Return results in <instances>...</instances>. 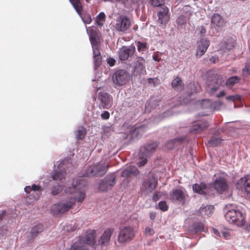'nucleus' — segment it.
I'll list each match as a JSON object with an SVG mask.
<instances>
[{
	"instance_id": "f257e3e1",
	"label": "nucleus",
	"mask_w": 250,
	"mask_h": 250,
	"mask_svg": "<svg viewBox=\"0 0 250 250\" xmlns=\"http://www.w3.org/2000/svg\"><path fill=\"white\" fill-rule=\"evenodd\" d=\"M81 182L82 179H79L76 182L77 185L73 184L66 188L65 192L72 195L69 200L54 204L51 208V211L54 214L63 213L71 208L76 201L82 203L85 197V193L81 188Z\"/></svg>"
},
{
	"instance_id": "f03ea898",
	"label": "nucleus",
	"mask_w": 250,
	"mask_h": 250,
	"mask_svg": "<svg viewBox=\"0 0 250 250\" xmlns=\"http://www.w3.org/2000/svg\"><path fill=\"white\" fill-rule=\"evenodd\" d=\"M225 216L227 221L237 226H241L245 224V217L241 211L238 209L229 210L227 211Z\"/></svg>"
},
{
	"instance_id": "7ed1b4c3",
	"label": "nucleus",
	"mask_w": 250,
	"mask_h": 250,
	"mask_svg": "<svg viewBox=\"0 0 250 250\" xmlns=\"http://www.w3.org/2000/svg\"><path fill=\"white\" fill-rule=\"evenodd\" d=\"M108 167V165L103 163L93 165L85 170L83 176L85 177L102 176L106 172Z\"/></svg>"
},
{
	"instance_id": "20e7f679",
	"label": "nucleus",
	"mask_w": 250,
	"mask_h": 250,
	"mask_svg": "<svg viewBox=\"0 0 250 250\" xmlns=\"http://www.w3.org/2000/svg\"><path fill=\"white\" fill-rule=\"evenodd\" d=\"M129 73L124 69L115 71L112 75V81L115 86H122L125 85L129 81Z\"/></svg>"
},
{
	"instance_id": "39448f33",
	"label": "nucleus",
	"mask_w": 250,
	"mask_h": 250,
	"mask_svg": "<svg viewBox=\"0 0 250 250\" xmlns=\"http://www.w3.org/2000/svg\"><path fill=\"white\" fill-rule=\"evenodd\" d=\"M134 229L129 226H125L120 229L117 240L120 244H125L132 240L135 237Z\"/></svg>"
},
{
	"instance_id": "423d86ee",
	"label": "nucleus",
	"mask_w": 250,
	"mask_h": 250,
	"mask_svg": "<svg viewBox=\"0 0 250 250\" xmlns=\"http://www.w3.org/2000/svg\"><path fill=\"white\" fill-rule=\"evenodd\" d=\"M169 199L173 201L178 202L184 205L186 202L188 194L184 188L180 186L178 188L173 189L169 194Z\"/></svg>"
},
{
	"instance_id": "0eeeda50",
	"label": "nucleus",
	"mask_w": 250,
	"mask_h": 250,
	"mask_svg": "<svg viewBox=\"0 0 250 250\" xmlns=\"http://www.w3.org/2000/svg\"><path fill=\"white\" fill-rule=\"evenodd\" d=\"M157 15L158 17V19L156 21L157 23L160 26L165 27L170 18L168 8L166 5L160 7Z\"/></svg>"
},
{
	"instance_id": "6e6552de",
	"label": "nucleus",
	"mask_w": 250,
	"mask_h": 250,
	"mask_svg": "<svg viewBox=\"0 0 250 250\" xmlns=\"http://www.w3.org/2000/svg\"><path fill=\"white\" fill-rule=\"evenodd\" d=\"M116 176L114 174L107 175L104 178L101 180L99 189L101 191H107L111 189L115 185Z\"/></svg>"
},
{
	"instance_id": "1a4fd4ad",
	"label": "nucleus",
	"mask_w": 250,
	"mask_h": 250,
	"mask_svg": "<svg viewBox=\"0 0 250 250\" xmlns=\"http://www.w3.org/2000/svg\"><path fill=\"white\" fill-rule=\"evenodd\" d=\"M130 18L125 15H121L116 19L114 27L117 31L124 32L130 28Z\"/></svg>"
},
{
	"instance_id": "9d476101",
	"label": "nucleus",
	"mask_w": 250,
	"mask_h": 250,
	"mask_svg": "<svg viewBox=\"0 0 250 250\" xmlns=\"http://www.w3.org/2000/svg\"><path fill=\"white\" fill-rule=\"evenodd\" d=\"M97 98L100 102L99 106L100 109H109L111 107L112 97L108 93L100 92L98 94Z\"/></svg>"
},
{
	"instance_id": "9b49d317",
	"label": "nucleus",
	"mask_w": 250,
	"mask_h": 250,
	"mask_svg": "<svg viewBox=\"0 0 250 250\" xmlns=\"http://www.w3.org/2000/svg\"><path fill=\"white\" fill-rule=\"evenodd\" d=\"M95 233L94 229L88 230L84 236H80L79 240L75 243H79L81 245H84L83 244L94 245L96 243Z\"/></svg>"
},
{
	"instance_id": "f8f14e48",
	"label": "nucleus",
	"mask_w": 250,
	"mask_h": 250,
	"mask_svg": "<svg viewBox=\"0 0 250 250\" xmlns=\"http://www.w3.org/2000/svg\"><path fill=\"white\" fill-rule=\"evenodd\" d=\"M113 228H108L105 229L100 238L98 240V244L102 248L109 245L111 237L114 232Z\"/></svg>"
},
{
	"instance_id": "ddd939ff",
	"label": "nucleus",
	"mask_w": 250,
	"mask_h": 250,
	"mask_svg": "<svg viewBox=\"0 0 250 250\" xmlns=\"http://www.w3.org/2000/svg\"><path fill=\"white\" fill-rule=\"evenodd\" d=\"M213 187L218 192L222 193L228 189L227 179L224 177H218L214 182Z\"/></svg>"
},
{
	"instance_id": "4468645a",
	"label": "nucleus",
	"mask_w": 250,
	"mask_h": 250,
	"mask_svg": "<svg viewBox=\"0 0 250 250\" xmlns=\"http://www.w3.org/2000/svg\"><path fill=\"white\" fill-rule=\"evenodd\" d=\"M135 48L134 46H123L119 51V57L122 61L127 60L129 57L134 53Z\"/></svg>"
},
{
	"instance_id": "2eb2a0df",
	"label": "nucleus",
	"mask_w": 250,
	"mask_h": 250,
	"mask_svg": "<svg viewBox=\"0 0 250 250\" xmlns=\"http://www.w3.org/2000/svg\"><path fill=\"white\" fill-rule=\"evenodd\" d=\"M157 184V179L152 176L144 181L143 188L146 191L151 193L156 188Z\"/></svg>"
},
{
	"instance_id": "dca6fc26",
	"label": "nucleus",
	"mask_w": 250,
	"mask_h": 250,
	"mask_svg": "<svg viewBox=\"0 0 250 250\" xmlns=\"http://www.w3.org/2000/svg\"><path fill=\"white\" fill-rule=\"evenodd\" d=\"M157 146V144L153 143L141 147L140 150V156L145 155V157H149L154 152Z\"/></svg>"
},
{
	"instance_id": "f3484780",
	"label": "nucleus",
	"mask_w": 250,
	"mask_h": 250,
	"mask_svg": "<svg viewBox=\"0 0 250 250\" xmlns=\"http://www.w3.org/2000/svg\"><path fill=\"white\" fill-rule=\"evenodd\" d=\"M209 45V41L206 39H201L198 46L196 55L201 57L206 52Z\"/></svg>"
},
{
	"instance_id": "a211bd4d",
	"label": "nucleus",
	"mask_w": 250,
	"mask_h": 250,
	"mask_svg": "<svg viewBox=\"0 0 250 250\" xmlns=\"http://www.w3.org/2000/svg\"><path fill=\"white\" fill-rule=\"evenodd\" d=\"M138 173L139 171L136 167L129 165L123 170L121 176L124 178H128L132 175H136Z\"/></svg>"
},
{
	"instance_id": "6ab92c4d",
	"label": "nucleus",
	"mask_w": 250,
	"mask_h": 250,
	"mask_svg": "<svg viewBox=\"0 0 250 250\" xmlns=\"http://www.w3.org/2000/svg\"><path fill=\"white\" fill-rule=\"evenodd\" d=\"M24 191L26 193L28 194L32 191H39L40 194H36L35 196L34 195L33 198H31V199L36 200L39 198L40 195L42 191V188L40 186L33 184L32 186H26L24 188Z\"/></svg>"
},
{
	"instance_id": "aec40b11",
	"label": "nucleus",
	"mask_w": 250,
	"mask_h": 250,
	"mask_svg": "<svg viewBox=\"0 0 250 250\" xmlns=\"http://www.w3.org/2000/svg\"><path fill=\"white\" fill-rule=\"evenodd\" d=\"M208 127V123L206 121H201L192 125L191 132L198 133Z\"/></svg>"
},
{
	"instance_id": "412c9836",
	"label": "nucleus",
	"mask_w": 250,
	"mask_h": 250,
	"mask_svg": "<svg viewBox=\"0 0 250 250\" xmlns=\"http://www.w3.org/2000/svg\"><path fill=\"white\" fill-rule=\"evenodd\" d=\"M191 13L187 11L184 15H180L176 20V23L179 26H183L186 24L188 20L189 19Z\"/></svg>"
},
{
	"instance_id": "4be33fe9",
	"label": "nucleus",
	"mask_w": 250,
	"mask_h": 250,
	"mask_svg": "<svg viewBox=\"0 0 250 250\" xmlns=\"http://www.w3.org/2000/svg\"><path fill=\"white\" fill-rule=\"evenodd\" d=\"M206 188L207 186L204 183H201L200 184H194L192 186L193 191L201 195H205L206 194L205 189Z\"/></svg>"
},
{
	"instance_id": "5701e85b",
	"label": "nucleus",
	"mask_w": 250,
	"mask_h": 250,
	"mask_svg": "<svg viewBox=\"0 0 250 250\" xmlns=\"http://www.w3.org/2000/svg\"><path fill=\"white\" fill-rule=\"evenodd\" d=\"M214 209L213 206L209 205L204 207H201L199 211L202 215L209 217L212 214Z\"/></svg>"
},
{
	"instance_id": "b1692460",
	"label": "nucleus",
	"mask_w": 250,
	"mask_h": 250,
	"mask_svg": "<svg viewBox=\"0 0 250 250\" xmlns=\"http://www.w3.org/2000/svg\"><path fill=\"white\" fill-rule=\"evenodd\" d=\"M79 15H81L83 11V7L80 0H69Z\"/></svg>"
},
{
	"instance_id": "393cba45",
	"label": "nucleus",
	"mask_w": 250,
	"mask_h": 250,
	"mask_svg": "<svg viewBox=\"0 0 250 250\" xmlns=\"http://www.w3.org/2000/svg\"><path fill=\"white\" fill-rule=\"evenodd\" d=\"M185 140V137H179L173 140H171L166 144V147L168 149H172L174 146H177L181 144Z\"/></svg>"
},
{
	"instance_id": "a878e982",
	"label": "nucleus",
	"mask_w": 250,
	"mask_h": 250,
	"mask_svg": "<svg viewBox=\"0 0 250 250\" xmlns=\"http://www.w3.org/2000/svg\"><path fill=\"white\" fill-rule=\"evenodd\" d=\"M89 38L92 45H97L99 41L98 32L93 29L89 31Z\"/></svg>"
},
{
	"instance_id": "bb28decb",
	"label": "nucleus",
	"mask_w": 250,
	"mask_h": 250,
	"mask_svg": "<svg viewBox=\"0 0 250 250\" xmlns=\"http://www.w3.org/2000/svg\"><path fill=\"white\" fill-rule=\"evenodd\" d=\"M172 87L176 90H181L183 88V85L181 79L179 77H176L171 83Z\"/></svg>"
},
{
	"instance_id": "cd10ccee",
	"label": "nucleus",
	"mask_w": 250,
	"mask_h": 250,
	"mask_svg": "<svg viewBox=\"0 0 250 250\" xmlns=\"http://www.w3.org/2000/svg\"><path fill=\"white\" fill-rule=\"evenodd\" d=\"M43 229V227L41 224H38L33 227L30 232L31 236L32 238L36 237L37 235L42 232Z\"/></svg>"
},
{
	"instance_id": "c85d7f7f",
	"label": "nucleus",
	"mask_w": 250,
	"mask_h": 250,
	"mask_svg": "<svg viewBox=\"0 0 250 250\" xmlns=\"http://www.w3.org/2000/svg\"><path fill=\"white\" fill-rule=\"evenodd\" d=\"M204 230V225L201 222H195L192 225L191 231L195 233L201 232Z\"/></svg>"
},
{
	"instance_id": "c756f323",
	"label": "nucleus",
	"mask_w": 250,
	"mask_h": 250,
	"mask_svg": "<svg viewBox=\"0 0 250 250\" xmlns=\"http://www.w3.org/2000/svg\"><path fill=\"white\" fill-rule=\"evenodd\" d=\"M66 173L58 171H55L52 175V178L54 180L61 182L65 179Z\"/></svg>"
},
{
	"instance_id": "7c9ffc66",
	"label": "nucleus",
	"mask_w": 250,
	"mask_h": 250,
	"mask_svg": "<svg viewBox=\"0 0 250 250\" xmlns=\"http://www.w3.org/2000/svg\"><path fill=\"white\" fill-rule=\"evenodd\" d=\"M222 140H223L220 137L219 135L217 134H214L208 142L211 146H216L221 144Z\"/></svg>"
},
{
	"instance_id": "2f4dec72",
	"label": "nucleus",
	"mask_w": 250,
	"mask_h": 250,
	"mask_svg": "<svg viewBox=\"0 0 250 250\" xmlns=\"http://www.w3.org/2000/svg\"><path fill=\"white\" fill-rule=\"evenodd\" d=\"M211 22L212 24L219 26L223 23V20L221 16L218 13L213 14L212 17Z\"/></svg>"
},
{
	"instance_id": "473e14b6",
	"label": "nucleus",
	"mask_w": 250,
	"mask_h": 250,
	"mask_svg": "<svg viewBox=\"0 0 250 250\" xmlns=\"http://www.w3.org/2000/svg\"><path fill=\"white\" fill-rule=\"evenodd\" d=\"M86 134V129L82 126H79L76 132V136L77 140H82Z\"/></svg>"
},
{
	"instance_id": "72a5a7b5",
	"label": "nucleus",
	"mask_w": 250,
	"mask_h": 250,
	"mask_svg": "<svg viewBox=\"0 0 250 250\" xmlns=\"http://www.w3.org/2000/svg\"><path fill=\"white\" fill-rule=\"evenodd\" d=\"M105 20V15L104 12L100 13L96 17V23L97 25L102 26Z\"/></svg>"
},
{
	"instance_id": "f704fd0d",
	"label": "nucleus",
	"mask_w": 250,
	"mask_h": 250,
	"mask_svg": "<svg viewBox=\"0 0 250 250\" xmlns=\"http://www.w3.org/2000/svg\"><path fill=\"white\" fill-rule=\"evenodd\" d=\"M240 79L238 76H233L229 78L226 82L227 86H232L237 83L240 81Z\"/></svg>"
},
{
	"instance_id": "c9c22d12",
	"label": "nucleus",
	"mask_w": 250,
	"mask_h": 250,
	"mask_svg": "<svg viewBox=\"0 0 250 250\" xmlns=\"http://www.w3.org/2000/svg\"><path fill=\"white\" fill-rule=\"evenodd\" d=\"M51 193L53 195H56L59 194L62 190V187L59 184L52 186L50 189Z\"/></svg>"
},
{
	"instance_id": "e433bc0d",
	"label": "nucleus",
	"mask_w": 250,
	"mask_h": 250,
	"mask_svg": "<svg viewBox=\"0 0 250 250\" xmlns=\"http://www.w3.org/2000/svg\"><path fill=\"white\" fill-rule=\"evenodd\" d=\"M242 182H244V187L245 191L248 193H250V178L249 177H245L241 179Z\"/></svg>"
},
{
	"instance_id": "4c0bfd02",
	"label": "nucleus",
	"mask_w": 250,
	"mask_h": 250,
	"mask_svg": "<svg viewBox=\"0 0 250 250\" xmlns=\"http://www.w3.org/2000/svg\"><path fill=\"white\" fill-rule=\"evenodd\" d=\"M80 16L84 23L89 24L91 22L92 19L90 14L86 13L83 14L82 13V14Z\"/></svg>"
},
{
	"instance_id": "58836bf2",
	"label": "nucleus",
	"mask_w": 250,
	"mask_h": 250,
	"mask_svg": "<svg viewBox=\"0 0 250 250\" xmlns=\"http://www.w3.org/2000/svg\"><path fill=\"white\" fill-rule=\"evenodd\" d=\"M165 0H149V3L150 4L155 7H162L164 5Z\"/></svg>"
},
{
	"instance_id": "ea45409f",
	"label": "nucleus",
	"mask_w": 250,
	"mask_h": 250,
	"mask_svg": "<svg viewBox=\"0 0 250 250\" xmlns=\"http://www.w3.org/2000/svg\"><path fill=\"white\" fill-rule=\"evenodd\" d=\"M70 250H89L85 246L81 245L79 243H74L71 246Z\"/></svg>"
},
{
	"instance_id": "a19ab883",
	"label": "nucleus",
	"mask_w": 250,
	"mask_h": 250,
	"mask_svg": "<svg viewBox=\"0 0 250 250\" xmlns=\"http://www.w3.org/2000/svg\"><path fill=\"white\" fill-rule=\"evenodd\" d=\"M139 156L140 161L137 163V165L139 167L144 166L147 161V160L146 159L147 157H145V155L140 156V151H139Z\"/></svg>"
},
{
	"instance_id": "79ce46f5",
	"label": "nucleus",
	"mask_w": 250,
	"mask_h": 250,
	"mask_svg": "<svg viewBox=\"0 0 250 250\" xmlns=\"http://www.w3.org/2000/svg\"><path fill=\"white\" fill-rule=\"evenodd\" d=\"M95 69H97L100 66L102 62V57L101 55L97 56H93Z\"/></svg>"
},
{
	"instance_id": "37998d69",
	"label": "nucleus",
	"mask_w": 250,
	"mask_h": 250,
	"mask_svg": "<svg viewBox=\"0 0 250 250\" xmlns=\"http://www.w3.org/2000/svg\"><path fill=\"white\" fill-rule=\"evenodd\" d=\"M158 208L162 211H166L168 210V207L167 202L165 201H160L158 203Z\"/></svg>"
},
{
	"instance_id": "c03bdc74",
	"label": "nucleus",
	"mask_w": 250,
	"mask_h": 250,
	"mask_svg": "<svg viewBox=\"0 0 250 250\" xmlns=\"http://www.w3.org/2000/svg\"><path fill=\"white\" fill-rule=\"evenodd\" d=\"M137 46V49L139 52L144 51L146 49V43L138 42Z\"/></svg>"
},
{
	"instance_id": "a18cd8bd",
	"label": "nucleus",
	"mask_w": 250,
	"mask_h": 250,
	"mask_svg": "<svg viewBox=\"0 0 250 250\" xmlns=\"http://www.w3.org/2000/svg\"><path fill=\"white\" fill-rule=\"evenodd\" d=\"M113 132L112 128L109 126L104 127L103 129V135H106L107 136L111 135V133Z\"/></svg>"
},
{
	"instance_id": "49530a36",
	"label": "nucleus",
	"mask_w": 250,
	"mask_h": 250,
	"mask_svg": "<svg viewBox=\"0 0 250 250\" xmlns=\"http://www.w3.org/2000/svg\"><path fill=\"white\" fill-rule=\"evenodd\" d=\"M92 47H93V56L101 55L99 48L98 46V44L97 45H92Z\"/></svg>"
},
{
	"instance_id": "de8ad7c7",
	"label": "nucleus",
	"mask_w": 250,
	"mask_h": 250,
	"mask_svg": "<svg viewBox=\"0 0 250 250\" xmlns=\"http://www.w3.org/2000/svg\"><path fill=\"white\" fill-rule=\"evenodd\" d=\"M154 230L152 228L146 227L145 229V233L146 235L152 236L154 234Z\"/></svg>"
},
{
	"instance_id": "09e8293b",
	"label": "nucleus",
	"mask_w": 250,
	"mask_h": 250,
	"mask_svg": "<svg viewBox=\"0 0 250 250\" xmlns=\"http://www.w3.org/2000/svg\"><path fill=\"white\" fill-rule=\"evenodd\" d=\"M189 86H190V88L194 87L195 88L193 91L190 92L191 93H193L194 92L197 93L199 91L200 89L199 86H197V84H195L194 83H190Z\"/></svg>"
},
{
	"instance_id": "8fccbe9b",
	"label": "nucleus",
	"mask_w": 250,
	"mask_h": 250,
	"mask_svg": "<svg viewBox=\"0 0 250 250\" xmlns=\"http://www.w3.org/2000/svg\"><path fill=\"white\" fill-rule=\"evenodd\" d=\"M116 62V60L111 57H109L107 59V63L110 66H113L115 65Z\"/></svg>"
},
{
	"instance_id": "3c124183",
	"label": "nucleus",
	"mask_w": 250,
	"mask_h": 250,
	"mask_svg": "<svg viewBox=\"0 0 250 250\" xmlns=\"http://www.w3.org/2000/svg\"><path fill=\"white\" fill-rule=\"evenodd\" d=\"M222 237L225 239H228L230 236V233L228 230L225 229L221 231Z\"/></svg>"
},
{
	"instance_id": "603ef678",
	"label": "nucleus",
	"mask_w": 250,
	"mask_h": 250,
	"mask_svg": "<svg viewBox=\"0 0 250 250\" xmlns=\"http://www.w3.org/2000/svg\"><path fill=\"white\" fill-rule=\"evenodd\" d=\"M110 114L108 111H104L101 114V117L103 119L107 120L109 118Z\"/></svg>"
},
{
	"instance_id": "864d4df0",
	"label": "nucleus",
	"mask_w": 250,
	"mask_h": 250,
	"mask_svg": "<svg viewBox=\"0 0 250 250\" xmlns=\"http://www.w3.org/2000/svg\"><path fill=\"white\" fill-rule=\"evenodd\" d=\"M161 196V195L160 194V193L156 192L153 194V195L152 196V200L156 202L159 199Z\"/></svg>"
},
{
	"instance_id": "5fc2aeb1",
	"label": "nucleus",
	"mask_w": 250,
	"mask_h": 250,
	"mask_svg": "<svg viewBox=\"0 0 250 250\" xmlns=\"http://www.w3.org/2000/svg\"><path fill=\"white\" fill-rule=\"evenodd\" d=\"M243 71L247 75L250 74V64H246Z\"/></svg>"
},
{
	"instance_id": "6e6d98bb",
	"label": "nucleus",
	"mask_w": 250,
	"mask_h": 250,
	"mask_svg": "<svg viewBox=\"0 0 250 250\" xmlns=\"http://www.w3.org/2000/svg\"><path fill=\"white\" fill-rule=\"evenodd\" d=\"M153 59L156 62H160L161 59L160 57L159 53L158 52H157L153 56Z\"/></svg>"
},
{
	"instance_id": "4d7b16f0",
	"label": "nucleus",
	"mask_w": 250,
	"mask_h": 250,
	"mask_svg": "<svg viewBox=\"0 0 250 250\" xmlns=\"http://www.w3.org/2000/svg\"><path fill=\"white\" fill-rule=\"evenodd\" d=\"M157 79L149 78L148 79L147 82L148 83L150 84H153V86H155L156 85V81H157Z\"/></svg>"
},
{
	"instance_id": "13d9d810",
	"label": "nucleus",
	"mask_w": 250,
	"mask_h": 250,
	"mask_svg": "<svg viewBox=\"0 0 250 250\" xmlns=\"http://www.w3.org/2000/svg\"><path fill=\"white\" fill-rule=\"evenodd\" d=\"M206 33V29L204 26H201L200 28V33L202 36H204Z\"/></svg>"
},
{
	"instance_id": "bf43d9fd",
	"label": "nucleus",
	"mask_w": 250,
	"mask_h": 250,
	"mask_svg": "<svg viewBox=\"0 0 250 250\" xmlns=\"http://www.w3.org/2000/svg\"><path fill=\"white\" fill-rule=\"evenodd\" d=\"M156 213L154 212H151L149 213V218L151 220H154L156 218Z\"/></svg>"
},
{
	"instance_id": "052dcab7",
	"label": "nucleus",
	"mask_w": 250,
	"mask_h": 250,
	"mask_svg": "<svg viewBox=\"0 0 250 250\" xmlns=\"http://www.w3.org/2000/svg\"><path fill=\"white\" fill-rule=\"evenodd\" d=\"M212 231H213V233H214V234L216 236H219V237L221 236L220 233L218 231V230L217 229H216L215 228H213Z\"/></svg>"
},
{
	"instance_id": "680f3d73",
	"label": "nucleus",
	"mask_w": 250,
	"mask_h": 250,
	"mask_svg": "<svg viewBox=\"0 0 250 250\" xmlns=\"http://www.w3.org/2000/svg\"><path fill=\"white\" fill-rule=\"evenodd\" d=\"M233 97H234L233 99V102L235 101H239L241 100V96L238 95H233Z\"/></svg>"
},
{
	"instance_id": "e2e57ef3",
	"label": "nucleus",
	"mask_w": 250,
	"mask_h": 250,
	"mask_svg": "<svg viewBox=\"0 0 250 250\" xmlns=\"http://www.w3.org/2000/svg\"><path fill=\"white\" fill-rule=\"evenodd\" d=\"M6 212L5 210H3L0 213V221L3 219V218L6 215Z\"/></svg>"
},
{
	"instance_id": "0e129e2a",
	"label": "nucleus",
	"mask_w": 250,
	"mask_h": 250,
	"mask_svg": "<svg viewBox=\"0 0 250 250\" xmlns=\"http://www.w3.org/2000/svg\"><path fill=\"white\" fill-rule=\"evenodd\" d=\"M233 95H230L226 97V99L228 101H232L233 102V99H234Z\"/></svg>"
},
{
	"instance_id": "69168bd1",
	"label": "nucleus",
	"mask_w": 250,
	"mask_h": 250,
	"mask_svg": "<svg viewBox=\"0 0 250 250\" xmlns=\"http://www.w3.org/2000/svg\"><path fill=\"white\" fill-rule=\"evenodd\" d=\"M226 94L225 92L224 91H222L220 92V93L217 95V97L220 98V97H223L224 96H225Z\"/></svg>"
},
{
	"instance_id": "338daca9",
	"label": "nucleus",
	"mask_w": 250,
	"mask_h": 250,
	"mask_svg": "<svg viewBox=\"0 0 250 250\" xmlns=\"http://www.w3.org/2000/svg\"><path fill=\"white\" fill-rule=\"evenodd\" d=\"M77 226L74 225V227L72 228H71L70 229H68L67 228V229L68 230H69V231H73L77 229Z\"/></svg>"
},
{
	"instance_id": "774afa93",
	"label": "nucleus",
	"mask_w": 250,
	"mask_h": 250,
	"mask_svg": "<svg viewBox=\"0 0 250 250\" xmlns=\"http://www.w3.org/2000/svg\"><path fill=\"white\" fill-rule=\"evenodd\" d=\"M232 47H233V45H231H231H229V46L228 45H227V46H226V48H227V49H231V48Z\"/></svg>"
}]
</instances>
